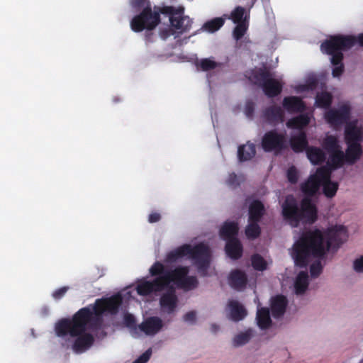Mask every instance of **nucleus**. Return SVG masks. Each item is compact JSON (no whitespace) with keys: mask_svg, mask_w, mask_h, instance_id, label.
<instances>
[{"mask_svg":"<svg viewBox=\"0 0 363 363\" xmlns=\"http://www.w3.org/2000/svg\"><path fill=\"white\" fill-rule=\"evenodd\" d=\"M286 177L288 181L292 184H295L297 183L298 179V175L296 168L294 166L289 167L287 170Z\"/></svg>","mask_w":363,"mask_h":363,"instance_id":"nucleus-45","label":"nucleus"},{"mask_svg":"<svg viewBox=\"0 0 363 363\" xmlns=\"http://www.w3.org/2000/svg\"><path fill=\"white\" fill-rule=\"evenodd\" d=\"M225 21L222 18H215L206 22L202 29L209 33H213L219 30L224 24Z\"/></svg>","mask_w":363,"mask_h":363,"instance_id":"nucleus-37","label":"nucleus"},{"mask_svg":"<svg viewBox=\"0 0 363 363\" xmlns=\"http://www.w3.org/2000/svg\"><path fill=\"white\" fill-rule=\"evenodd\" d=\"M347 148L345 153V160L350 164H354L362 155V148L359 143H347Z\"/></svg>","mask_w":363,"mask_h":363,"instance_id":"nucleus-25","label":"nucleus"},{"mask_svg":"<svg viewBox=\"0 0 363 363\" xmlns=\"http://www.w3.org/2000/svg\"><path fill=\"white\" fill-rule=\"evenodd\" d=\"M69 289L68 286H63L61 287L56 291H55L52 294V296L55 299H60L62 297L65 296V294L67 293V290Z\"/></svg>","mask_w":363,"mask_h":363,"instance_id":"nucleus-51","label":"nucleus"},{"mask_svg":"<svg viewBox=\"0 0 363 363\" xmlns=\"http://www.w3.org/2000/svg\"><path fill=\"white\" fill-rule=\"evenodd\" d=\"M131 6L137 11L143 10L147 7H152L149 0H132Z\"/></svg>","mask_w":363,"mask_h":363,"instance_id":"nucleus-46","label":"nucleus"},{"mask_svg":"<svg viewBox=\"0 0 363 363\" xmlns=\"http://www.w3.org/2000/svg\"><path fill=\"white\" fill-rule=\"evenodd\" d=\"M226 182L228 186L232 187H237L240 185L238 177L234 172L229 174Z\"/></svg>","mask_w":363,"mask_h":363,"instance_id":"nucleus-49","label":"nucleus"},{"mask_svg":"<svg viewBox=\"0 0 363 363\" xmlns=\"http://www.w3.org/2000/svg\"><path fill=\"white\" fill-rule=\"evenodd\" d=\"M252 267L257 271H264L267 269L266 260L259 254H255L251 257Z\"/></svg>","mask_w":363,"mask_h":363,"instance_id":"nucleus-42","label":"nucleus"},{"mask_svg":"<svg viewBox=\"0 0 363 363\" xmlns=\"http://www.w3.org/2000/svg\"><path fill=\"white\" fill-rule=\"evenodd\" d=\"M348 234L344 225L328 228L324 233L319 229L303 232L294 243L291 257L295 265L305 268L313 259H317L310 267L312 278H317L323 272V259L328 251L336 252L347 240Z\"/></svg>","mask_w":363,"mask_h":363,"instance_id":"nucleus-1","label":"nucleus"},{"mask_svg":"<svg viewBox=\"0 0 363 363\" xmlns=\"http://www.w3.org/2000/svg\"><path fill=\"white\" fill-rule=\"evenodd\" d=\"M321 145L328 153L341 148L337 138L333 135H326Z\"/></svg>","mask_w":363,"mask_h":363,"instance_id":"nucleus-35","label":"nucleus"},{"mask_svg":"<svg viewBox=\"0 0 363 363\" xmlns=\"http://www.w3.org/2000/svg\"><path fill=\"white\" fill-rule=\"evenodd\" d=\"M333 101V96L330 93L323 91L318 93L315 97V105L320 108H328Z\"/></svg>","mask_w":363,"mask_h":363,"instance_id":"nucleus-36","label":"nucleus"},{"mask_svg":"<svg viewBox=\"0 0 363 363\" xmlns=\"http://www.w3.org/2000/svg\"><path fill=\"white\" fill-rule=\"evenodd\" d=\"M256 320L257 325L262 330L269 328L272 325L269 308L262 307L257 309Z\"/></svg>","mask_w":363,"mask_h":363,"instance_id":"nucleus-31","label":"nucleus"},{"mask_svg":"<svg viewBox=\"0 0 363 363\" xmlns=\"http://www.w3.org/2000/svg\"><path fill=\"white\" fill-rule=\"evenodd\" d=\"M345 139L346 143H361L363 133L354 122L349 123L345 126Z\"/></svg>","mask_w":363,"mask_h":363,"instance_id":"nucleus-20","label":"nucleus"},{"mask_svg":"<svg viewBox=\"0 0 363 363\" xmlns=\"http://www.w3.org/2000/svg\"><path fill=\"white\" fill-rule=\"evenodd\" d=\"M185 256H188L194 262L198 272L202 277L207 275L211 255L210 249L203 242L194 246L189 244L182 245L167 253L165 261L173 263Z\"/></svg>","mask_w":363,"mask_h":363,"instance_id":"nucleus-5","label":"nucleus"},{"mask_svg":"<svg viewBox=\"0 0 363 363\" xmlns=\"http://www.w3.org/2000/svg\"><path fill=\"white\" fill-rule=\"evenodd\" d=\"M306 155L308 160L313 164H320L326 160V155L320 147H309L306 150Z\"/></svg>","mask_w":363,"mask_h":363,"instance_id":"nucleus-30","label":"nucleus"},{"mask_svg":"<svg viewBox=\"0 0 363 363\" xmlns=\"http://www.w3.org/2000/svg\"><path fill=\"white\" fill-rule=\"evenodd\" d=\"M211 328H212V331H213V333H216V332L218 330V325H216V324H213V325H211Z\"/></svg>","mask_w":363,"mask_h":363,"instance_id":"nucleus-58","label":"nucleus"},{"mask_svg":"<svg viewBox=\"0 0 363 363\" xmlns=\"http://www.w3.org/2000/svg\"><path fill=\"white\" fill-rule=\"evenodd\" d=\"M86 331L77 335V339L74 340L72 349L76 352H82L85 350L90 347L94 341V337L90 333H86Z\"/></svg>","mask_w":363,"mask_h":363,"instance_id":"nucleus-21","label":"nucleus"},{"mask_svg":"<svg viewBox=\"0 0 363 363\" xmlns=\"http://www.w3.org/2000/svg\"><path fill=\"white\" fill-rule=\"evenodd\" d=\"M350 107L342 105L338 109H330L325 114L327 122L333 126L341 125L350 119Z\"/></svg>","mask_w":363,"mask_h":363,"instance_id":"nucleus-13","label":"nucleus"},{"mask_svg":"<svg viewBox=\"0 0 363 363\" xmlns=\"http://www.w3.org/2000/svg\"><path fill=\"white\" fill-rule=\"evenodd\" d=\"M283 218L291 227H298L301 222L314 223L318 218V210L311 198L304 197L300 203L292 195L286 197L281 206Z\"/></svg>","mask_w":363,"mask_h":363,"instance_id":"nucleus-4","label":"nucleus"},{"mask_svg":"<svg viewBox=\"0 0 363 363\" xmlns=\"http://www.w3.org/2000/svg\"><path fill=\"white\" fill-rule=\"evenodd\" d=\"M308 286V274L306 271H301L296 277L294 288L295 292L298 295L303 294Z\"/></svg>","mask_w":363,"mask_h":363,"instance_id":"nucleus-33","label":"nucleus"},{"mask_svg":"<svg viewBox=\"0 0 363 363\" xmlns=\"http://www.w3.org/2000/svg\"><path fill=\"white\" fill-rule=\"evenodd\" d=\"M249 79L255 85L261 87L269 98L279 95L283 89V84L274 78V74L266 67L252 70Z\"/></svg>","mask_w":363,"mask_h":363,"instance_id":"nucleus-7","label":"nucleus"},{"mask_svg":"<svg viewBox=\"0 0 363 363\" xmlns=\"http://www.w3.org/2000/svg\"><path fill=\"white\" fill-rule=\"evenodd\" d=\"M196 313L189 311L184 315V320L189 323H194L196 320Z\"/></svg>","mask_w":363,"mask_h":363,"instance_id":"nucleus-54","label":"nucleus"},{"mask_svg":"<svg viewBox=\"0 0 363 363\" xmlns=\"http://www.w3.org/2000/svg\"><path fill=\"white\" fill-rule=\"evenodd\" d=\"M250 10L248 9V13ZM245 13V9L242 6H237L235 9L231 12L230 16L231 19L235 23H246L247 17L249 18L250 14L245 15V19H243V16Z\"/></svg>","mask_w":363,"mask_h":363,"instance_id":"nucleus-40","label":"nucleus"},{"mask_svg":"<svg viewBox=\"0 0 363 363\" xmlns=\"http://www.w3.org/2000/svg\"><path fill=\"white\" fill-rule=\"evenodd\" d=\"M249 224L245 228V235L248 239L254 240L261 234V228L259 222L248 221Z\"/></svg>","mask_w":363,"mask_h":363,"instance_id":"nucleus-38","label":"nucleus"},{"mask_svg":"<svg viewBox=\"0 0 363 363\" xmlns=\"http://www.w3.org/2000/svg\"><path fill=\"white\" fill-rule=\"evenodd\" d=\"M262 117L269 124L276 125L284 121V113L280 106L272 105L263 111Z\"/></svg>","mask_w":363,"mask_h":363,"instance_id":"nucleus-15","label":"nucleus"},{"mask_svg":"<svg viewBox=\"0 0 363 363\" xmlns=\"http://www.w3.org/2000/svg\"><path fill=\"white\" fill-rule=\"evenodd\" d=\"M238 230L239 228L237 223L225 222L220 230V235L222 238L228 240L233 238H236Z\"/></svg>","mask_w":363,"mask_h":363,"instance_id":"nucleus-32","label":"nucleus"},{"mask_svg":"<svg viewBox=\"0 0 363 363\" xmlns=\"http://www.w3.org/2000/svg\"><path fill=\"white\" fill-rule=\"evenodd\" d=\"M262 147L265 152L281 151L286 148L285 135L276 130L265 133L262 139Z\"/></svg>","mask_w":363,"mask_h":363,"instance_id":"nucleus-10","label":"nucleus"},{"mask_svg":"<svg viewBox=\"0 0 363 363\" xmlns=\"http://www.w3.org/2000/svg\"><path fill=\"white\" fill-rule=\"evenodd\" d=\"M282 105L289 113H301L305 111L306 105L298 96H286L284 98Z\"/></svg>","mask_w":363,"mask_h":363,"instance_id":"nucleus-16","label":"nucleus"},{"mask_svg":"<svg viewBox=\"0 0 363 363\" xmlns=\"http://www.w3.org/2000/svg\"><path fill=\"white\" fill-rule=\"evenodd\" d=\"M255 103L252 101H247L245 106V113L247 118H252L253 117L255 112Z\"/></svg>","mask_w":363,"mask_h":363,"instance_id":"nucleus-47","label":"nucleus"},{"mask_svg":"<svg viewBox=\"0 0 363 363\" xmlns=\"http://www.w3.org/2000/svg\"><path fill=\"white\" fill-rule=\"evenodd\" d=\"M184 9L183 7L176 8L172 6H163L160 9V12L169 16L170 25L179 33L189 31L192 25V19L188 16L184 15Z\"/></svg>","mask_w":363,"mask_h":363,"instance_id":"nucleus-8","label":"nucleus"},{"mask_svg":"<svg viewBox=\"0 0 363 363\" xmlns=\"http://www.w3.org/2000/svg\"><path fill=\"white\" fill-rule=\"evenodd\" d=\"M150 274L155 277L152 281H141L137 286V293L140 296H148L162 292L169 284L174 283L178 289L190 291L196 289L199 281L195 276H189V267L177 266L167 269L160 262H155L150 268Z\"/></svg>","mask_w":363,"mask_h":363,"instance_id":"nucleus-2","label":"nucleus"},{"mask_svg":"<svg viewBox=\"0 0 363 363\" xmlns=\"http://www.w3.org/2000/svg\"><path fill=\"white\" fill-rule=\"evenodd\" d=\"M354 270L357 272H363V256L356 259L353 262Z\"/></svg>","mask_w":363,"mask_h":363,"instance_id":"nucleus-50","label":"nucleus"},{"mask_svg":"<svg viewBox=\"0 0 363 363\" xmlns=\"http://www.w3.org/2000/svg\"><path fill=\"white\" fill-rule=\"evenodd\" d=\"M257 0H252L251 4L250 5L249 10L254 6Z\"/></svg>","mask_w":363,"mask_h":363,"instance_id":"nucleus-59","label":"nucleus"},{"mask_svg":"<svg viewBox=\"0 0 363 363\" xmlns=\"http://www.w3.org/2000/svg\"><path fill=\"white\" fill-rule=\"evenodd\" d=\"M252 336L251 330H247L237 335L233 339V345L235 347L243 345L247 343Z\"/></svg>","mask_w":363,"mask_h":363,"instance_id":"nucleus-43","label":"nucleus"},{"mask_svg":"<svg viewBox=\"0 0 363 363\" xmlns=\"http://www.w3.org/2000/svg\"><path fill=\"white\" fill-rule=\"evenodd\" d=\"M225 249L228 256L233 259H238L242 255V245L237 238L227 240Z\"/></svg>","mask_w":363,"mask_h":363,"instance_id":"nucleus-23","label":"nucleus"},{"mask_svg":"<svg viewBox=\"0 0 363 363\" xmlns=\"http://www.w3.org/2000/svg\"><path fill=\"white\" fill-rule=\"evenodd\" d=\"M198 68L202 71L206 72L216 69L219 66V63L215 62L211 58H203L196 62Z\"/></svg>","mask_w":363,"mask_h":363,"instance_id":"nucleus-39","label":"nucleus"},{"mask_svg":"<svg viewBox=\"0 0 363 363\" xmlns=\"http://www.w3.org/2000/svg\"><path fill=\"white\" fill-rule=\"evenodd\" d=\"M151 354L152 350L150 348L137 358L133 363H146L150 359Z\"/></svg>","mask_w":363,"mask_h":363,"instance_id":"nucleus-48","label":"nucleus"},{"mask_svg":"<svg viewBox=\"0 0 363 363\" xmlns=\"http://www.w3.org/2000/svg\"><path fill=\"white\" fill-rule=\"evenodd\" d=\"M145 40L147 42L153 41V33L152 30H147L145 35Z\"/></svg>","mask_w":363,"mask_h":363,"instance_id":"nucleus-56","label":"nucleus"},{"mask_svg":"<svg viewBox=\"0 0 363 363\" xmlns=\"http://www.w3.org/2000/svg\"><path fill=\"white\" fill-rule=\"evenodd\" d=\"M355 39V45L359 44V46L363 47V33L359 34L358 36H354Z\"/></svg>","mask_w":363,"mask_h":363,"instance_id":"nucleus-57","label":"nucleus"},{"mask_svg":"<svg viewBox=\"0 0 363 363\" xmlns=\"http://www.w3.org/2000/svg\"><path fill=\"white\" fill-rule=\"evenodd\" d=\"M325 167H320L317 169L315 174L311 175L308 179L301 185V190L309 198L316 194L321 186L322 177H325Z\"/></svg>","mask_w":363,"mask_h":363,"instance_id":"nucleus-12","label":"nucleus"},{"mask_svg":"<svg viewBox=\"0 0 363 363\" xmlns=\"http://www.w3.org/2000/svg\"><path fill=\"white\" fill-rule=\"evenodd\" d=\"M325 177H322L321 186L324 195L328 198H333L336 194L339 184L337 182L331 181V174L330 169L325 167Z\"/></svg>","mask_w":363,"mask_h":363,"instance_id":"nucleus-18","label":"nucleus"},{"mask_svg":"<svg viewBox=\"0 0 363 363\" xmlns=\"http://www.w3.org/2000/svg\"><path fill=\"white\" fill-rule=\"evenodd\" d=\"M104 298L97 299L94 306L79 309L71 319L62 318L55 326L57 336H77L87 329H98L102 323V315L106 312Z\"/></svg>","mask_w":363,"mask_h":363,"instance_id":"nucleus-3","label":"nucleus"},{"mask_svg":"<svg viewBox=\"0 0 363 363\" xmlns=\"http://www.w3.org/2000/svg\"><path fill=\"white\" fill-rule=\"evenodd\" d=\"M328 154L329 157L325 167L330 169V173H332V171L343 166L345 162H346L345 156L341 148L330 152Z\"/></svg>","mask_w":363,"mask_h":363,"instance_id":"nucleus-19","label":"nucleus"},{"mask_svg":"<svg viewBox=\"0 0 363 363\" xmlns=\"http://www.w3.org/2000/svg\"><path fill=\"white\" fill-rule=\"evenodd\" d=\"M335 67L333 68L332 74L335 77L341 76L344 72V65L342 61L338 65H334Z\"/></svg>","mask_w":363,"mask_h":363,"instance_id":"nucleus-52","label":"nucleus"},{"mask_svg":"<svg viewBox=\"0 0 363 363\" xmlns=\"http://www.w3.org/2000/svg\"><path fill=\"white\" fill-rule=\"evenodd\" d=\"M230 318L235 322L242 320L247 315V311L238 301L230 300L228 303Z\"/></svg>","mask_w":363,"mask_h":363,"instance_id":"nucleus-27","label":"nucleus"},{"mask_svg":"<svg viewBox=\"0 0 363 363\" xmlns=\"http://www.w3.org/2000/svg\"><path fill=\"white\" fill-rule=\"evenodd\" d=\"M104 301L106 311L111 315H116L123 303V298L121 294H118L109 298H104Z\"/></svg>","mask_w":363,"mask_h":363,"instance_id":"nucleus-29","label":"nucleus"},{"mask_svg":"<svg viewBox=\"0 0 363 363\" xmlns=\"http://www.w3.org/2000/svg\"><path fill=\"white\" fill-rule=\"evenodd\" d=\"M177 286L174 283L169 284L165 288V292L160 298V305L162 310L168 314L173 313L178 304V297L176 294Z\"/></svg>","mask_w":363,"mask_h":363,"instance_id":"nucleus-11","label":"nucleus"},{"mask_svg":"<svg viewBox=\"0 0 363 363\" xmlns=\"http://www.w3.org/2000/svg\"><path fill=\"white\" fill-rule=\"evenodd\" d=\"M173 34V30L170 28H165L160 31V35L162 39H166L169 36Z\"/></svg>","mask_w":363,"mask_h":363,"instance_id":"nucleus-55","label":"nucleus"},{"mask_svg":"<svg viewBox=\"0 0 363 363\" xmlns=\"http://www.w3.org/2000/svg\"><path fill=\"white\" fill-rule=\"evenodd\" d=\"M163 327L162 319L157 316L148 317L139 325V331L147 335L157 334Z\"/></svg>","mask_w":363,"mask_h":363,"instance_id":"nucleus-14","label":"nucleus"},{"mask_svg":"<svg viewBox=\"0 0 363 363\" xmlns=\"http://www.w3.org/2000/svg\"><path fill=\"white\" fill-rule=\"evenodd\" d=\"M123 320L124 324L130 329L133 335H138L139 333V325H136L135 318L133 314H125Z\"/></svg>","mask_w":363,"mask_h":363,"instance_id":"nucleus-41","label":"nucleus"},{"mask_svg":"<svg viewBox=\"0 0 363 363\" xmlns=\"http://www.w3.org/2000/svg\"><path fill=\"white\" fill-rule=\"evenodd\" d=\"M247 24L246 23H239L233 30V37L235 40H240L246 33Z\"/></svg>","mask_w":363,"mask_h":363,"instance_id":"nucleus-44","label":"nucleus"},{"mask_svg":"<svg viewBox=\"0 0 363 363\" xmlns=\"http://www.w3.org/2000/svg\"><path fill=\"white\" fill-rule=\"evenodd\" d=\"M160 22V11H152V7H147L133 18L131 29L136 33L143 30H153Z\"/></svg>","mask_w":363,"mask_h":363,"instance_id":"nucleus-9","label":"nucleus"},{"mask_svg":"<svg viewBox=\"0 0 363 363\" xmlns=\"http://www.w3.org/2000/svg\"><path fill=\"white\" fill-rule=\"evenodd\" d=\"M289 142L293 151L297 153L306 151L309 147L307 135L304 131H301L298 134L291 136Z\"/></svg>","mask_w":363,"mask_h":363,"instance_id":"nucleus-24","label":"nucleus"},{"mask_svg":"<svg viewBox=\"0 0 363 363\" xmlns=\"http://www.w3.org/2000/svg\"><path fill=\"white\" fill-rule=\"evenodd\" d=\"M161 219V215L158 212H152L148 216V222L150 223H157Z\"/></svg>","mask_w":363,"mask_h":363,"instance_id":"nucleus-53","label":"nucleus"},{"mask_svg":"<svg viewBox=\"0 0 363 363\" xmlns=\"http://www.w3.org/2000/svg\"><path fill=\"white\" fill-rule=\"evenodd\" d=\"M310 123V118L306 113L300 114L289 119L286 122V126L292 129H302Z\"/></svg>","mask_w":363,"mask_h":363,"instance_id":"nucleus-34","label":"nucleus"},{"mask_svg":"<svg viewBox=\"0 0 363 363\" xmlns=\"http://www.w3.org/2000/svg\"><path fill=\"white\" fill-rule=\"evenodd\" d=\"M256 154L255 145L253 143H247L241 145L238 149V158L239 162H242L250 160Z\"/></svg>","mask_w":363,"mask_h":363,"instance_id":"nucleus-28","label":"nucleus"},{"mask_svg":"<svg viewBox=\"0 0 363 363\" xmlns=\"http://www.w3.org/2000/svg\"><path fill=\"white\" fill-rule=\"evenodd\" d=\"M228 282L233 289L240 291L245 288L247 283V277L245 272L235 269L230 273Z\"/></svg>","mask_w":363,"mask_h":363,"instance_id":"nucleus-17","label":"nucleus"},{"mask_svg":"<svg viewBox=\"0 0 363 363\" xmlns=\"http://www.w3.org/2000/svg\"><path fill=\"white\" fill-rule=\"evenodd\" d=\"M287 299L282 295H277L271 299V311L274 318L281 317L286 311L287 306Z\"/></svg>","mask_w":363,"mask_h":363,"instance_id":"nucleus-22","label":"nucleus"},{"mask_svg":"<svg viewBox=\"0 0 363 363\" xmlns=\"http://www.w3.org/2000/svg\"><path fill=\"white\" fill-rule=\"evenodd\" d=\"M355 45V39L352 35H330L320 45L322 52L331 56L333 65H338L343 60L342 51H346Z\"/></svg>","mask_w":363,"mask_h":363,"instance_id":"nucleus-6","label":"nucleus"},{"mask_svg":"<svg viewBox=\"0 0 363 363\" xmlns=\"http://www.w3.org/2000/svg\"><path fill=\"white\" fill-rule=\"evenodd\" d=\"M265 213L264 206L259 200L253 201L249 206L248 221L259 222Z\"/></svg>","mask_w":363,"mask_h":363,"instance_id":"nucleus-26","label":"nucleus"}]
</instances>
